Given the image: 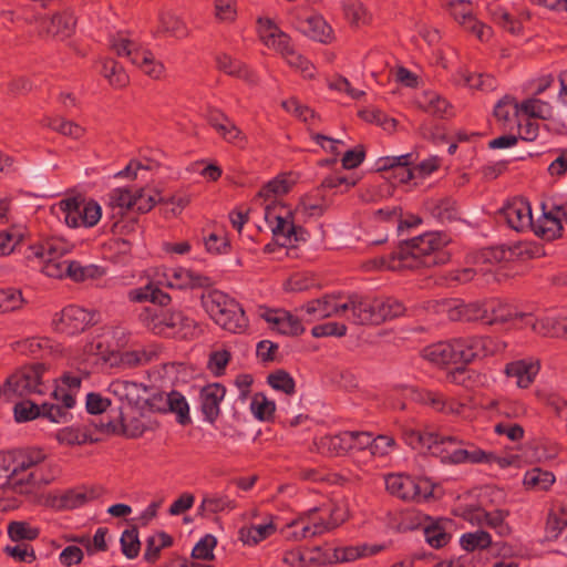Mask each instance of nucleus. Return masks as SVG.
<instances>
[{
    "instance_id": "1",
    "label": "nucleus",
    "mask_w": 567,
    "mask_h": 567,
    "mask_svg": "<svg viewBox=\"0 0 567 567\" xmlns=\"http://www.w3.org/2000/svg\"><path fill=\"white\" fill-rule=\"evenodd\" d=\"M444 238L439 233H427L401 245L393 252L392 260L386 265L388 269H416L444 264L447 255L443 251Z\"/></svg>"
},
{
    "instance_id": "2",
    "label": "nucleus",
    "mask_w": 567,
    "mask_h": 567,
    "mask_svg": "<svg viewBox=\"0 0 567 567\" xmlns=\"http://www.w3.org/2000/svg\"><path fill=\"white\" fill-rule=\"evenodd\" d=\"M140 319L155 334L173 336L183 339L194 338L198 332L196 321L181 310L154 311L145 308Z\"/></svg>"
},
{
    "instance_id": "3",
    "label": "nucleus",
    "mask_w": 567,
    "mask_h": 567,
    "mask_svg": "<svg viewBox=\"0 0 567 567\" xmlns=\"http://www.w3.org/2000/svg\"><path fill=\"white\" fill-rule=\"evenodd\" d=\"M202 306L209 317L223 329L239 333L245 330L247 319L240 305L220 290L202 295Z\"/></svg>"
},
{
    "instance_id": "4",
    "label": "nucleus",
    "mask_w": 567,
    "mask_h": 567,
    "mask_svg": "<svg viewBox=\"0 0 567 567\" xmlns=\"http://www.w3.org/2000/svg\"><path fill=\"white\" fill-rule=\"evenodd\" d=\"M50 380L43 363L23 365L7 378L3 384V392L19 396L41 395L49 390Z\"/></svg>"
},
{
    "instance_id": "5",
    "label": "nucleus",
    "mask_w": 567,
    "mask_h": 567,
    "mask_svg": "<svg viewBox=\"0 0 567 567\" xmlns=\"http://www.w3.org/2000/svg\"><path fill=\"white\" fill-rule=\"evenodd\" d=\"M72 249V245L61 238H50L30 247L33 257L41 262V271L51 278H66L71 259L63 258Z\"/></svg>"
},
{
    "instance_id": "6",
    "label": "nucleus",
    "mask_w": 567,
    "mask_h": 567,
    "mask_svg": "<svg viewBox=\"0 0 567 567\" xmlns=\"http://www.w3.org/2000/svg\"><path fill=\"white\" fill-rule=\"evenodd\" d=\"M405 307L392 298H371L355 295V324H380L404 313Z\"/></svg>"
},
{
    "instance_id": "7",
    "label": "nucleus",
    "mask_w": 567,
    "mask_h": 567,
    "mask_svg": "<svg viewBox=\"0 0 567 567\" xmlns=\"http://www.w3.org/2000/svg\"><path fill=\"white\" fill-rule=\"evenodd\" d=\"M355 295V292L347 296L327 295L320 299L311 300L302 307V310L309 317V320L340 317L354 323Z\"/></svg>"
},
{
    "instance_id": "8",
    "label": "nucleus",
    "mask_w": 567,
    "mask_h": 567,
    "mask_svg": "<svg viewBox=\"0 0 567 567\" xmlns=\"http://www.w3.org/2000/svg\"><path fill=\"white\" fill-rule=\"evenodd\" d=\"M453 341L456 362L463 364L497 354L507 347L503 340L482 336L461 337Z\"/></svg>"
},
{
    "instance_id": "9",
    "label": "nucleus",
    "mask_w": 567,
    "mask_h": 567,
    "mask_svg": "<svg viewBox=\"0 0 567 567\" xmlns=\"http://www.w3.org/2000/svg\"><path fill=\"white\" fill-rule=\"evenodd\" d=\"M437 441L433 456L439 457L446 464L482 463L489 462L493 457L492 454H487L480 449L466 450L462 447V441L455 436L440 434Z\"/></svg>"
},
{
    "instance_id": "10",
    "label": "nucleus",
    "mask_w": 567,
    "mask_h": 567,
    "mask_svg": "<svg viewBox=\"0 0 567 567\" xmlns=\"http://www.w3.org/2000/svg\"><path fill=\"white\" fill-rule=\"evenodd\" d=\"M385 488L392 496L406 502H421L432 494L426 481L416 480L405 474L386 475Z\"/></svg>"
},
{
    "instance_id": "11",
    "label": "nucleus",
    "mask_w": 567,
    "mask_h": 567,
    "mask_svg": "<svg viewBox=\"0 0 567 567\" xmlns=\"http://www.w3.org/2000/svg\"><path fill=\"white\" fill-rule=\"evenodd\" d=\"M278 209H282L277 204H267L265 207V220L270 227L276 241L287 247L296 241L303 239V230L301 227H297L288 216H282L278 213Z\"/></svg>"
},
{
    "instance_id": "12",
    "label": "nucleus",
    "mask_w": 567,
    "mask_h": 567,
    "mask_svg": "<svg viewBox=\"0 0 567 567\" xmlns=\"http://www.w3.org/2000/svg\"><path fill=\"white\" fill-rule=\"evenodd\" d=\"M449 10L457 23L480 41L485 42L492 38L493 29L474 17L471 1L452 0L449 2Z\"/></svg>"
},
{
    "instance_id": "13",
    "label": "nucleus",
    "mask_w": 567,
    "mask_h": 567,
    "mask_svg": "<svg viewBox=\"0 0 567 567\" xmlns=\"http://www.w3.org/2000/svg\"><path fill=\"white\" fill-rule=\"evenodd\" d=\"M94 316L78 306H68L55 313L52 324L55 331L68 336H73L84 331L93 323Z\"/></svg>"
},
{
    "instance_id": "14",
    "label": "nucleus",
    "mask_w": 567,
    "mask_h": 567,
    "mask_svg": "<svg viewBox=\"0 0 567 567\" xmlns=\"http://www.w3.org/2000/svg\"><path fill=\"white\" fill-rule=\"evenodd\" d=\"M311 526H317L319 535L337 528L346 520V512L336 504L315 507L303 513Z\"/></svg>"
},
{
    "instance_id": "15",
    "label": "nucleus",
    "mask_w": 567,
    "mask_h": 567,
    "mask_svg": "<svg viewBox=\"0 0 567 567\" xmlns=\"http://www.w3.org/2000/svg\"><path fill=\"white\" fill-rule=\"evenodd\" d=\"M358 439H367L369 441V433L342 432L336 435H326L320 437L316 445L321 454L337 456L354 449Z\"/></svg>"
},
{
    "instance_id": "16",
    "label": "nucleus",
    "mask_w": 567,
    "mask_h": 567,
    "mask_svg": "<svg viewBox=\"0 0 567 567\" xmlns=\"http://www.w3.org/2000/svg\"><path fill=\"white\" fill-rule=\"evenodd\" d=\"M109 392L121 402H126L131 409L142 410L148 388L143 383L117 379L110 383Z\"/></svg>"
},
{
    "instance_id": "17",
    "label": "nucleus",
    "mask_w": 567,
    "mask_h": 567,
    "mask_svg": "<svg viewBox=\"0 0 567 567\" xmlns=\"http://www.w3.org/2000/svg\"><path fill=\"white\" fill-rule=\"evenodd\" d=\"M260 317L269 324V328L281 334L298 336L303 332L300 320L282 309H266Z\"/></svg>"
},
{
    "instance_id": "18",
    "label": "nucleus",
    "mask_w": 567,
    "mask_h": 567,
    "mask_svg": "<svg viewBox=\"0 0 567 567\" xmlns=\"http://www.w3.org/2000/svg\"><path fill=\"white\" fill-rule=\"evenodd\" d=\"M166 285L177 289H196L212 286L209 277L188 268L176 267L165 274Z\"/></svg>"
},
{
    "instance_id": "19",
    "label": "nucleus",
    "mask_w": 567,
    "mask_h": 567,
    "mask_svg": "<svg viewBox=\"0 0 567 567\" xmlns=\"http://www.w3.org/2000/svg\"><path fill=\"white\" fill-rule=\"evenodd\" d=\"M259 37L262 43L281 56L287 55L292 44L288 34L282 32L271 20L259 19Z\"/></svg>"
},
{
    "instance_id": "20",
    "label": "nucleus",
    "mask_w": 567,
    "mask_h": 567,
    "mask_svg": "<svg viewBox=\"0 0 567 567\" xmlns=\"http://www.w3.org/2000/svg\"><path fill=\"white\" fill-rule=\"evenodd\" d=\"M402 439L403 441L413 450L421 451V452H429L431 455H433L434 446L437 444V440L440 437V434L435 431L424 427V429H416L411 427L409 425H403L401 427Z\"/></svg>"
},
{
    "instance_id": "21",
    "label": "nucleus",
    "mask_w": 567,
    "mask_h": 567,
    "mask_svg": "<svg viewBox=\"0 0 567 567\" xmlns=\"http://www.w3.org/2000/svg\"><path fill=\"white\" fill-rule=\"evenodd\" d=\"M530 329L542 337L567 339V316L544 313L530 322Z\"/></svg>"
},
{
    "instance_id": "22",
    "label": "nucleus",
    "mask_w": 567,
    "mask_h": 567,
    "mask_svg": "<svg viewBox=\"0 0 567 567\" xmlns=\"http://www.w3.org/2000/svg\"><path fill=\"white\" fill-rule=\"evenodd\" d=\"M503 215L511 228L524 230L533 226L532 208L523 198H514L504 208Z\"/></svg>"
},
{
    "instance_id": "23",
    "label": "nucleus",
    "mask_w": 567,
    "mask_h": 567,
    "mask_svg": "<svg viewBox=\"0 0 567 567\" xmlns=\"http://www.w3.org/2000/svg\"><path fill=\"white\" fill-rule=\"evenodd\" d=\"M539 371V362L534 359H522L509 362L505 365V374L513 378L516 385L520 389H527L535 380Z\"/></svg>"
},
{
    "instance_id": "24",
    "label": "nucleus",
    "mask_w": 567,
    "mask_h": 567,
    "mask_svg": "<svg viewBox=\"0 0 567 567\" xmlns=\"http://www.w3.org/2000/svg\"><path fill=\"white\" fill-rule=\"evenodd\" d=\"M217 69L225 74L243 80L249 85H257L259 79L257 74L243 61L221 53L216 58Z\"/></svg>"
},
{
    "instance_id": "25",
    "label": "nucleus",
    "mask_w": 567,
    "mask_h": 567,
    "mask_svg": "<svg viewBox=\"0 0 567 567\" xmlns=\"http://www.w3.org/2000/svg\"><path fill=\"white\" fill-rule=\"evenodd\" d=\"M296 28L312 40L326 43L332 37V30L319 14L299 16L296 19Z\"/></svg>"
},
{
    "instance_id": "26",
    "label": "nucleus",
    "mask_w": 567,
    "mask_h": 567,
    "mask_svg": "<svg viewBox=\"0 0 567 567\" xmlns=\"http://www.w3.org/2000/svg\"><path fill=\"white\" fill-rule=\"evenodd\" d=\"M136 189L117 187L107 195V208L111 210V218H122L128 210L135 208Z\"/></svg>"
},
{
    "instance_id": "27",
    "label": "nucleus",
    "mask_w": 567,
    "mask_h": 567,
    "mask_svg": "<svg viewBox=\"0 0 567 567\" xmlns=\"http://www.w3.org/2000/svg\"><path fill=\"white\" fill-rule=\"evenodd\" d=\"M226 389L219 383L204 386L200 391V408L206 421L213 423L220 413L219 404L225 398Z\"/></svg>"
},
{
    "instance_id": "28",
    "label": "nucleus",
    "mask_w": 567,
    "mask_h": 567,
    "mask_svg": "<svg viewBox=\"0 0 567 567\" xmlns=\"http://www.w3.org/2000/svg\"><path fill=\"white\" fill-rule=\"evenodd\" d=\"M147 411L132 409L131 413H122L121 420L124 432L130 437H140L146 431L157 427V422L147 417Z\"/></svg>"
},
{
    "instance_id": "29",
    "label": "nucleus",
    "mask_w": 567,
    "mask_h": 567,
    "mask_svg": "<svg viewBox=\"0 0 567 567\" xmlns=\"http://www.w3.org/2000/svg\"><path fill=\"white\" fill-rule=\"evenodd\" d=\"M52 213L63 218L69 227L84 226L82 214V199L76 197L64 198L52 206Z\"/></svg>"
},
{
    "instance_id": "30",
    "label": "nucleus",
    "mask_w": 567,
    "mask_h": 567,
    "mask_svg": "<svg viewBox=\"0 0 567 567\" xmlns=\"http://www.w3.org/2000/svg\"><path fill=\"white\" fill-rule=\"evenodd\" d=\"M47 32L54 37L62 39L69 38L75 30L76 19L74 13L69 10H62L52 14V17L45 21Z\"/></svg>"
},
{
    "instance_id": "31",
    "label": "nucleus",
    "mask_w": 567,
    "mask_h": 567,
    "mask_svg": "<svg viewBox=\"0 0 567 567\" xmlns=\"http://www.w3.org/2000/svg\"><path fill=\"white\" fill-rule=\"evenodd\" d=\"M422 357L436 365L457 364L453 340L427 346L422 350Z\"/></svg>"
},
{
    "instance_id": "32",
    "label": "nucleus",
    "mask_w": 567,
    "mask_h": 567,
    "mask_svg": "<svg viewBox=\"0 0 567 567\" xmlns=\"http://www.w3.org/2000/svg\"><path fill=\"white\" fill-rule=\"evenodd\" d=\"M427 212L441 223H452L460 219V210L451 198L431 199L426 203Z\"/></svg>"
},
{
    "instance_id": "33",
    "label": "nucleus",
    "mask_w": 567,
    "mask_h": 567,
    "mask_svg": "<svg viewBox=\"0 0 567 567\" xmlns=\"http://www.w3.org/2000/svg\"><path fill=\"white\" fill-rule=\"evenodd\" d=\"M158 32L175 38H184L187 35V27L176 13L163 9L158 13Z\"/></svg>"
},
{
    "instance_id": "34",
    "label": "nucleus",
    "mask_w": 567,
    "mask_h": 567,
    "mask_svg": "<svg viewBox=\"0 0 567 567\" xmlns=\"http://www.w3.org/2000/svg\"><path fill=\"white\" fill-rule=\"evenodd\" d=\"M516 311L508 305L497 300L484 302V323H505L514 320Z\"/></svg>"
},
{
    "instance_id": "35",
    "label": "nucleus",
    "mask_w": 567,
    "mask_h": 567,
    "mask_svg": "<svg viewBox=\"0 0 567 567\" xmlns=\"http://www.w3.org/2000/svg\"><path fill=\"white\" fill-rule=\"evenodd\" d=\"M111 50L118 56L127 58L131 63L136 61L141 51L144 50L135 40L131 39L127 33H117L111 39Z\"/></svg>"
},
{
    "instance_id": "36",
    "label": "nucleus",
    "mask_w": 567,
    "mask_h": 567,
    "mask_svg": "<svg viewBox=\"0 0 567 567\" xmlns=\"http://www.w3.org/2000/svg\"><path fill=\"white\" fill-rule=\"evenodd\" d=\"M473 259L477 271L481 274H486L491 270V268L485 266H494L504 260H508V250H506L504 247L484 248L476 252Z\"/></svg>"
},
{
    "instance_id": "37",
    "label": "nucleus",
    "mask_w": 567,
    "mask_h": 567,
    "mask_svg": "<svg viewBox=\"0 0 567 567\" xmlns=\"http://www.w3.org/2000/svg\"><path fill=\"white\" fill-rule=\"evenodd\" d=\"M420 109L434 116L443 117L450 114V103L435 92H423L416 100Z\"/></svg>"
},
{
    "instance_id": "38",
    "label": "nucleus",
    "mask_w": 567,
    "mask_h": 567,
    "mask_svg": "<svg viewBox=\"0 0 567 567\" xmlns=\"http://www.w3.org/2000/svg\"><path fill=\"white\" fill-rule=\"evenodd\" d=\"M534 233L546 240H554L561 236L563 225L554 212L544 213L543 217L532 226Z\"/></svg>"
},
{
    "instance_id": "39",
    "label": "nucleus",
    "mask_w": 567,
    "mask_h": 567,
    "mask_svg": "<svg viewBox=\"0 0 567 567\" xmlns=\"http://www.w3.org/2000/svg\"><path fill=\"white\" fill-rule=\"evenodd\" d=\"M101 73L109 81L110 85L115 89H123L128 84V75L117 61L112 58H104L101 60Z\"/></svg>"
},
{
    "instance_id": "40",
    "label": "nucleus",
    "mask_w": 567,
    "mask_h": 567,
    "mask_svg": "<svg viewBox=\"0 0 567 567\" xmlns=\"http://www.w3.org/2000/svg\"><path fill=\"white\" fill-rule=\"evenodd\" d=\"M128 298L135 302L151 301L159 306H167L171 302L169 295L162 291L153 284L131 290L128 292Z\"/></svg>"
},
{
    "instance_id": "41",
    "label": "nucleus",
    "mask_w": 567,
    "mask_h": 567,
    "mask_svg": "<svg viewBox=\"0 0 567 567\" xmlns=\"http://www.w3.org/2000/svg\"><path fill=\"white\" fill-rule=\"evenodd\" d=\"M44 460V454L38 450L14 451L12 474L37 471L38 465Z\"/></svg>"
},
{
    "instance_id": "42",
    "label": "nucleus",
    "mask_w": 567,
    "mask_h": 567,
    "mask_svg": "<svg viewBox=\"0 0 567 567\" xmlns=\"http://www.w3.org/2000/svg\"><path fill=\"white\" fill-rule=\"evenodd\" d=\"M44 460V454L38 450L14 451L12 474L37 471L38 465Z\"/></svg>"
},
{
    "instance_id": "43",
    "label": "nucleus",
    "mask_w": 567,
    "mask_h": 567,
    "mask_svg": "<svg viewBox=\"0 0 567 567\" xmlns=\"http://www.w3.org/2000/svg\"><path fill=\"white\" fill-rule=\"evenodd\" d=\"M133 65L138 68L145 75L154 80H159L165 74L164 64L157 60L150 50L146 49L140 52L136 61L133 62Z\"/></svg>"
},
{
    "instance_id": "44",
    "label": "nucleus",
    "mask_w": 567,
    "mask_h": 567,
    "mask_svg": "<svg viewBox=\"0 0 567 567\" xmlns=\"http://www.w3.org/2000/svg\"><path fill=\"white\" fill-rule=\"evenodd\" d=\"M236 507V502L230 499L227 495L212 494L206 495L199 507L198 513L202 516L217 514L225 511H231Z\"/></svg>"
},
{
    "instance_id": "45",
    "label": "nucleus",
    "mask_w": 567,
    "mask_h": 567,
    "mask_svg": "<svg viewBox=\"0 0 567 567\" xmlns=\"http://www.w3.org/2000/svg\"><path fill=\"white\" fill-rule=\"evenodd\" d=\"M40 482L41 478L38 476L37 471L11 474L7 481L8 485L18 494L32 493Z\"/></svg>"
},
{
    "instance_id": "46",
    "label": "nucleus",
    "mask_w": 567,
    "mask_h": 567,
    "mask_svg": "<svg viewBox=\"0 0 567 567\" xmlns=\"http://www.w3.org/2000/svg\"><path fill=\"white\" fill-rule=\"evenodd\" d=\"M554 482V474L547 471H543L539 467H534L527 471L523 481L527 489L537 492L548 491Z\"/></svg>"
},
{
    "instance_id": "47",
    "label": "nucleus",
    "mask_w": 567,
    "mask_h": 567,
    "mask_svg": "<svg viewBox=\"0 0 567 567\" xmlns=\"http://www.w3.org/2000/svg\"><path fill=\"white\" fill-rule=\"evenodd\" d=\"M346 19L357 28L367 25L371 21V13L360 0H347L343 4Z\"/></svg>"
},
{
    "instance_id": "48",
    "label": "nucleus",
    "mask_w": 567,
    "mask_h": 567,
    "mask_svg": "<svg viewBox=\"0 0 567 567\" xmlns=\"http://www.w3.org/2000/svg\"><path fill=\"white\" fill-rule=\"evenodd\" d=\"M104 275V270L95 265H83L80 261L71 260L66 278L75 282L89 279H97Z\"/></svg>"
},
{
    "instance_id": "49",
    "label": "nucleus",
    "mask_w": 567,
    "mask_h": 567,
    "mask_svg": "<svg viewBox=\"0 0 567 567\" xmlns=\"http://www.w3.org/2000/svg\"><path fill=\"white\" fill-rule=\"evenodd\" d=\"M276 530L272 522L259 525H251L249 527H244L240 529V539L250 545H256L259 542L271 536Z\"/></svg>"
},
{
    "instance_id": "50",
    "label": "nucleus",
    "mask_w": 567,
    "mask_h": 567,
    "mask_svg": "<svg viewBox=\"0 0 567 567\" xmlns=\"http://www.w3.org/2000/svg\"><path fill=\"white\" fill-rule=\"evenodd\" d=\"M40 529L24 520H13L8 525V535L11 540L19 543L22 540H34L38 538Z\"/></svg>"
},
{
    "instance_id": "51",
    "label": "nucleus",
    "mask_w": 567,
    "mask_h": 567,
    "mask_svg": "<svg viewBox=\"0 0 567 567\" xmlns=\"http://www.w3.org/2000/svg\"><path fill=\"white\" fill-rule=\"evenodd\" d=\"M493 21L502 27L505 31L514 35L523 34L524 28L523 22L519 19L514 18L503 8H496L491 11Z\"/></svg>"
},
{
    "instance_id": "52",
    "label": "nucleus",
    "mask_w": 567,
    "mask_h": 567,
    "mask_svg": "<svg viewBox=\"0 0 567 567\" xmlns=\"http://www.w3.org/2000/svg\"><path fill=\"white\" fill-rule=\"evenodd\" d=\"M551 111L549 103L536 97H530L519 104V112L529 117L546 120L551 116Z\"/></svg>"
},
{
    "instance_id": "53",
    "label": "nucleus",
    "mask_w": 567,
    "mask_h": 567,
    "mask_svg": "<svg viewBox=\"0 0 567 567\" xmlns=\"http://www.w3.org/2000/svg\"><path fill=\"white\" fill-rule=\"evenodd\" d=\"M460 543L462 548L466 551H474L476 549L488 548L492 544V537L485 530H476L462 535Z\"/></svg>"
},
{
    "instance_id": "54",
    "label": "nucleus",
    "mask_w": 567,
    "mask_h": 567,
    "mask_svg": "<svg viewBox=\"0 0 567 567\" xmlns=\"http://www.w3.org/2000/svg\"><path fill=\"white\" fill-rule=\"evenodd\" d=\"M236 0H214V18L219 23L231 24L237 19Z\"/></svg>"
},
{
    "instance_id": "55",
    "label": "nucleus",
    "mask_w": 567,
    "mask_h": 567,
    "mask_svg": "<svg viewBox=\"0 0 567 567\" xmlns=\"http://www.w3.org/2000/svg\"><path fill=\"white\" fill-rule=\"evenodd\" d=\"M567 529V513L559 508L548 514L546 522V538L556 539L564 530Z\"/></svg>"
},
{
    "instance_id": "56",
    "label": "nucleus",
    "mask_w": 567,
    "mask_h": 567,
    "mask_svg": "<svg viewBox=\"0 0 567 567\" xmlns=\"http://www.w3.org/2000/svg\"><path fill=\"white\" fill-rule=\"evenodd\" d=\"M168 401L171 402L168 403L167 412L175 413L178 423L183 425L189 423V406L185 396L177 391H172L168 393Z\"/></svg>"
},
{
    "instance_id": "57",
    "label": "nucleus",
    "mask_w": 567,
    "mask_h": 567,
    "mask_svg": "<svg viewBox=\"0 0 567 567\" xmlns=\"http://www.w3.org/2000/svg\"><path fill=\"white\" fill-rule=\"evenodd\" d=\"M23 305L24 299L20 290L13 288L0 289V313L17 311Z\"/></svg>"
},
{
    "instance_id": "58",
    "label": "nucleus",
    "mask_w": 567,
    "mask_h": 567,
    "mask_svg": "<svg viewBox=\"0 0 567 567\" xmlns=\"http://www.w3.org/2000/svg\"><path fill=\"white\" fill-rule=\"evenodd\" d=\"M396 446L398 444L393 436L380 434L372 439L370 443V454L373 457L384 458L389 456Z\"/></svg>"
},
{
    "instance_id": "59",
    "label": "nucleus",
    "mask_w": 567,
    "mask_h": 567,
    "mask_svg": "<svg viewBox=\"0 0 567 567\" xmlns=\"http://www.w3.org/2000/svg\"><path fill=\"white\" fill-rule=\"evenodd\" d=\"M250 409L255 417L261 421H268L274 415L275 402L267 399L264 393H256L252 396Z\"/></svg>"
},
{
    "instance_id": "60",
    "label": "nucleus",
    "mask_w": 567,
    "mask_h": 567,
    "mask_svg": "<svg viewBox=\"0 0 567 567\" xmlns=\"http://www.w3.org/2000/svg\"><path fill=\"white\" fill-rule=\"evenodd\" d=\"M11 347L16 352L21 354L38 355L43 349L49 347V340L40 338H28L24 340L16 341Z\"/></svg>"
},
{
    "instance_id": "61",
    "label": "nucleus",
    "mask_w": 567,
    "mask_h": 567,
    "mask_svg": "<svg viewBox=\"0 0 567 567\" xmlns=\"http://www.w3.org/2000/svg\"><path fill=\"white\" fill-rule=\"evenodd\" d=\"M268 383L277 391L291 395L295 393V380L293 378L284 370H277L270 373L267 378Z\"/></svg>"
},
{
    "instance_id": "62",
    "label": "nucleus",
    "mask_w": 567,
    "mask_h": 567,
    "mask_svg": "<svg viewBox=\"0 0 567 567\" xmlns=\"http://www.w3.org/2000/svg\"><path fill=\"white\" fill-rule=\"evenodd\" d=\"M103 338L106 340L110 352L114 353L127 344L128 332L121 327H111L104 331Z\"/></svg>"
},
{
    "instance_id": "63",
    "label": "nucleus",
    "mask_w": 567,
    "mask_h": 567,
    "mask_svg": "<svg viewBox=\"0 0 567 567\" xmlns=\"http://www.w3.org/2000/svg\"><path fill=\"white\" fill-rule=\"evenodd\" d=\"M168 393L164 392H154L153 394H148L145 396L144 404L142 411H147V413H167V408H169Z\"/></svg>"
},
{
    "instance_id": "64",
    "label": "nucleus",
    "mask_w": 567,
    "mask_h": 567,
    "mask_svg": "<svg viewBox=\"0 0 567 567\" xmlns=\"http://www.w3.org/2000/svg\"><path fill=\"white\" fill-rule=\"evenodd\" d=\"M424 535L426 542L434 548L445 546L451 539V535L446 533L444 527L439 523L426 526L424 528Z\"/></svg>"
}]
</instances>
